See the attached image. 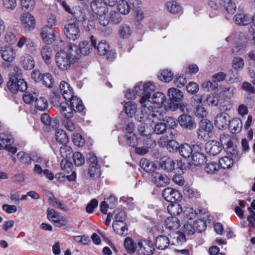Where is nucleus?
Here are the masks:
<instances>
[{
  "label": "nucleus",
  "mask_w": 255,
  "mask_h": 255,
  "mask_svg": "<svg viewBox=\"0 0 255 255\" xmlns=\"http://www.w3.org/2000/svg\"><path fill=\"white\" fill-rule=\"evenodd\" d=\"M196 232L201 233L206 229V223L202 219H198L193 222Z\"/></svg>",
  "instance_id": "obj_60"
},
{
  "label": "nucleus",
  "mask_w": 255,
  "mask_h": 255,
  "mask_svg": "<svg viewBox=\"0 0 255 255\" xmlns=\"http://www.w3.org/2000/svg\"><path fill=\"white\" fill-rule=\"evenodd\" d=\"M219 169V165L216 162H210L207 163L204 167L205 171L208 174H215Z\"/></svg>",
  "instance_id": "obj_49"
},
{
  "label": "nucleus",
  "mask_w": 255,
  "mask_h": 255,
  "mask_svg": "<svg viewBox=\"0 0 255 255\" xmlns=\"http://www.w3.org/2000/svg\"><path fill=\"white\" fill-rule=\"evenodd\" d=\"M190 157L192 164L195 166L201 165L206 160V156L199 152H193Z\"/></svg>",
  "instance_id": "obj_36"
},
{
  "label": "nucleus",
  "mask_w": 255,
  "mask_h": 255,
  "mask_svg": "<svg viewBox=\"0 0 255 255\" xmlns=\"http://www.w3.org/2000/svg\"><path fill=\"white\" fill-rule=\"evenodd\" d=\"M90 41L93 47L97 50V53L100 55H107V59L112 60L116 58V53L110 50L109 45L105 40H101L96 45V39L93 36L90 37Z\"/></svg>",
  "instance_id": "obj_4"
},
{
  "label": "nucleus",
  "mask_w": 255,
  "mask_h": 255,
  "mask_svg": "<svg viewBox=\"0 0 255 255\" xmlns=\"http://www.w3.org/2000/svg\"><path fill=\"white\" fill-rule=\"evenodd\" d=\"M41 55L46 63H50L51 58L53 55L52 48L47 45L42 47L41 49Z\"/></svg>",
  "instance_id": "obj_34"
},
{
  "label": "nucleus",
  "mask_w": 255,
  "mask_h": 255,
  "mask_svg": "<svg viewBox=\"0 0 255 255\" xmlns=\"http://www.w3.org/2000/svg\"><path fill=\"white\" fill-rule=\"evenodd\" d=\"M243 127L242 121L239 118H235L231 120L228 128L233 133L239 132Z\"/></svg>",
  "instance_id": "obj_30"
},
{
  "label": "nucleus",
  "mask_w": 255,
  "mask_h": 255,
  "mask_svg": "<svg viewBox=\"0 0 255 255\" xmlns=\"http://www.w3.org/2000/svg\"><path fill=\"white\" fill-rule=\"evenodd\" d=\"M203 96L196 95L191 99V104L194 108V113L196 117L199 119H205L208 114L207 110L203 107Z\"/></svg>",
  "instance_id": "obj_5"
},
{
  "label": "nucleus",
  "mask_w": 255,
  "mask_h": 255,
  "mask_svg": "<svg viewBox=\"0 0 255 255\" xmlns=\"http://www.w3.org/2000/svg\"><path fill=\"white\" fill-rule=\"evenodd\" d=\"M167 10L172 14H176L181 10V6L176 2L174 1H169L166 3Z\"/></svg>",
  "instance_id": "obj_43"
},
{
  "label": "nucleus",
  "mask_w": 255,
  "mask_h": 255,
  "mask_svg": "<svg viewBox=\"0 0 255 255\" xmlns=\"http://www.w3.org/2000/svg\"><path fill=\"white\" fill-rule=\"evenodd\" d=\"M136 249L139 255H152L154 251L153 244L146 240L139 241L136 246Z\"/></svg>",
  "instance_id": "obj_12"
},
{
  "label": "nucleus",
  "mask_w": 255,
  "mask_h": 255,
  "mask_svg": "<svg viewBox=\"0 0 255 255\" xmlns=\"http://www.w3.org/2000/svg\"><path fill=\"white\" fill-rule=\"evenodd\" d=\"M230 122V116L226 113H221L215 118V125L220 129H225L228 127Z\"/></svg>",
  "instance_id": "obj_15"
},
{
  "label": "nucleus",
  "mask_w": 255,
  "mask_h": 255,
  "mask_svg": "<svg viewBox=\"0 0 255 255\" xmlns=\"http://www.w3.org/2000/svg\"><path fill=\"white\" fill-rule=\"evenodd\" d=\"M50 97L51 104L55 107L59 106L61 109L60 111L64 110L62 106L66 108L68 105V102H66V101L65 102L63 101V100H64V99L63 98V96H61V94L58 92L52 93L50 94Z\"/></svg>",
  "instance_id": "obj_19"
},
{
  "label": "nucleus",
  "mask_w": 255,
  "mask_h": 255,
  "mask_svg": "<svg viewBox=\"0 0 255 255\" xmlns=\"http://www.w3.org/2000/svg\"><path fill=\"white\" fill-rule=\"evenodd\" d=\"M199 213H201L200 210H198V211H197L193 208L190 207L186 208L183 212V214L186 218L191 221L192 219L195 218L197 215Z\"/></svg>",
  "instance_id": "obj_51"
},
{
  "label": "nucleus",
  "mask_w": 255,
  "mask_h": 255,
  "mask_svg": "<svg viewBox=\"0 0 255 255\" xmlns=\"http://www.w3.org/2000/svg\"><path fill=\"white\" fill-rule=\"evenodd\" d=\"M113 215L115 220L114 222H124L126 217L125 212L120 209H116L114 210Z\"/></svg>",
  "instance_id": "obj_63"
},
{
  "label": "nucleus",
  "mask_w": 255,
  "mask_h": 255,
  "mask_svg": "<svg viewBox=\"0 0 255 255\" xmlns=\"http://www.w3.org/2000/svg\"><path fill=\"white\" fill-rule=\"evenodd\" d=\"M72 158L76 166H81L85 163V158L81 152H75L74 153Z\"/></svg>",
  "instance_id": "obj_56"
},
{
  "label": "nucleus",
  "mask_w": 255,
  "mask_h": 255,
  "mask_svg": "<svg viewBox=\"0 0 255 255\" xmlns=\"http://www.w3.org/2000/svg\"><path fill=\"white\" fill-rule=\"evenodd\" d=\"M169 244V240L165 236H158L155 239V245L157 249L164 250L167 248Z\"/></svg>",
  "instance_id": "obj_31"
},
{
  "label": "nucleus",
  "mask_w": 255,
  "mask_h": 255,
  "mask_svg": "<svg viewBox=\"0 0 255 255\" xmlns=\"http://www.w3.org/2000/svg\"><path fill=\"white\" fill-rule=\"evenodd\" d=\"M79 46V47H78V48L79 54L80 55V53H81L84 55H88L91 52L92 47H93L92 42L90 43L87 41H83L80 42Z\"/></svg>",
  "instance_id": "obj_33"
},
{
  "label": "nucleus",
  "mask_w": 255,
  "mask_h": 255,
  "mask_svg": "<svg viewBox=\"0 0 255 255\" xmlns=\"http://www.w3.org/2000/svg\"><path fill=\"white\" fill-rule=\"evenodd\" d=\"M178 121L180 126L184 129L192 130L196 128L197 124L194 118L188 114L181 115Z\"/></svg>",
  "instance_id": "obj_10"
},
{
  "label": "nucleus",
  "mask_w": 255,
  "mask_h": 255,
  "mask_svg": "<svg viewBox=\"0 0 255 255\" xmlns=\"http://www.w3.org/2000/svg\"><path fill=\"white\" fill-rule=\"evenodd\" d=\"M21 21L23 26L26 30H31L35 27V19L33 16L29 13H23L21 16Z\"/></svg>",
  "instance_id": "obj_21"
},
{
  "label": "nucleus",
  "mask_w": 255,
  "mask_h": 255,
  "mask_svg": "<svg viewBox=\"0 0 255 255\" xmlns=\"http://www.w3.org/2000/svg\"><path fill=\"white\" fill-rule=\"evenodd\" d=\"M20 64L26 70H31L34 67L35 62L33 58L29 54H24L20 58Z\"/></svg>",
  "instance_id": "obj_22"
},
{
  "label": "nucleus",
  "mask_w": 255,
  "mask_h": 255,
  "mask_svg": "<svg viewBox=\"0 0 255 255\" xmlns=\"http://www.w3.org/2000/svg\"><path fill=\"white\" fill-rule=\"evenodd\" d=\"M234 163V160L230 156H226L221 158L219 161V165L223 169L230 168Z\"/></svg>",
  "instance_id": "obj_45"
},
{
  "label": "nucleus",
  "mask_w": 255,
  "mask_h": 255,
  "mask_svg": "<svg viewBox=\"0 0 255 255\" xmlns=\"http://www.w3.org/2000/svg\"><path fill=\"white\" fill-rule=\"evenodd\" d=\"M80 57L78 47L74 44L70 43L66 51L61 50L56 53L55 57V64L59 70L66 71Z\"/></svg>",
  "instance_id": "obj_1"
},
{
  "label": "nucleus",
  "mask_w": 255,
  "mask_h": 255,
  "mask_svg": "<svg viewBox=\"0 0 255 255\" xmlns=\"http://www.w3.org/2000/svg\"><path fill=\"white\" fill-rule=\"evenodd\" d=\"M124 246L127 252L129 254H133L135 248L132 240L129 237H127L125 240Z\"/></svg>",
  "instance_id": "obj_59"
},
{
  "label": "nucleus",
  "mask_w": 255,
  "mask_h": 255,
  "mask_svg": "<svg viewBox=\"0 0 255 255\" xmlns=\"http://www.w3.org/2000/svg\"><path fill=\"white\" fill-rule=\"evenodd\" d=\"M143 86L145 94L143 96H142V97L139 100L140 103V100L143 98L144 99V100L150 101V91H154L155 90V86L151 82H147L143 84Z\"/></svg>",
  "instance_id": "obj_37"
},
{
  "label": "nucleus",
  "mask_w": 255,
  "mask_h": 255,
  "mask_svg": "<svg viewBox=\"0 0 255 255\" xmlns=\"http://www.w3.org/2000/svg\"><path fill=\"white\" fill-rule=\"evenodd\" d=\"M213 126L211 121L207 119H202L197 130L198 139L206 140L210 138Z\"/></svg>",
  "instance_id": "obj_7"
},
{
  "label": "nucleus",
  "mask_w": 255,
  "mask_h": 255,
  "mask_svg": "<svg viewBox=\"0 0 255 255\" xmlns=\"http://www.w3.org/2000/svg\"><path fill=\"white\" fill-rule=\"evenodd\" d=\"M162 195L166 201L170 203L177 202L182 199V195L178 190L170 187L165 188Z\"/></svg>",
  "instance_id": "obj_13"
},
{
  "label": "nucleus",
  "mask_w": 255,
  "mask_h": 255,
  "mask_svg": "<svg viewBox=\"0 0 255 255\" xmlns=\"http://www.w3.org/2000/svg\"><path fill=\"white\" fill-rule=\"evenodd\" d=\"M41 122L46 126H51L52 128H56L58 127L59 123L57 120H53L46 114H43L41 116Z\"/></svg>",
  "instance_id": "obj_35"
},
{
  "label": "nucleus",
  "mask_w": 255,
  "mask_h": 255,
  "mask_svg": "<svg viewBox=\"0 0 255 255\" xmlns=\"http://www.w3.org/2000/svg\"><path fill=\"white\" fill-rule=\"evenodd\" d=\"M17 156L19 157V160L22 163L26 165L31 164L32 158L28 153L21 151L17 154Z\"/></svg>",
  "instance_id": "obj_55"
},
{
  "label": "nucleus",
  "mask_w": 255,
  "mask_h": 255,
  "mask_svg": "<svg viewBox=\"0 0 255 255\" xmlns=\"http://www.w3.org/2000/svg\"><path fill=\"white\" fill-rule=\"evenodd\" d=\"M112 226L117 234L124 237L128 235V229L124 222H114Z\"/></svg>",
  "instance_id": "obj_26"
},
{
  "label": "nucleus",
  "mask_w": 255,
  "mask_h": 255,
  "mask_svg": "<svg viewBox=\"0 0 255 255\" xmlns=\"http://www.w3.org/2000/svg\"><path fill=\"white\" fill-rule=\"evenodd\" d=\"M222 146L219 142L212 141L206 144L205 150L210 155L215 156L219 154L222 150Z\"/></svg>",
  "instance_id": "obj_23"
},
{
  "label": "nucleus",
  "mask_w": 255,
  "mask_h": 255,
  "mask_svg": "<svg viewBox=\"0 0 255 255\" xmlns=\"http://www.w3.org/2000/svg\"><path fill=\"white\" fill-rule=\"evenodd\" d=\"M48 202L49 204H50L52 206L55 208H58L62 211H66L67 208L66 206L60 202L58 199H57L56 197L52 196V197H50L48 199Z\"/></svg>",
  "instance_id": "obj_52"
},
{
  "label": "nucleus",
  "mask_w": 255,
  "mask_h": 255,
  "mask_svg": "<svg viewBox=\"0 0 255 255\" xmlns=\"http://www.w3.org/2000/svg\"><path fill=\"white\" fill-rule=\"evenodd\" d=\"M173 73L170 70H163L158 75V79L165 82H169L173 79Z\"/></svg>",
  "instance_id": "obj_48"
},
{
  "label": "nucleus",
  "mask_w": 255,
  "mask_h": 255,
  "mask_svg": "<svg viewBox=\"0 0 255 255\" xmlns=\"http://www.w3.org/2000/svg\"><path fill=\"white\" fill-rule=\"evenodd\" d=\"M66 102H69V104L68 103V105L66 107V110L67 111H69L70 110L69 109H70L72 113L74 111L82 113V114H85L86 110L83 102L77 97L74 96L72 94V97L70 99H68V101H66Z\"/></svg>",
  "instance_id": "obj_9"
},
{
  "label": "nucleus",
  "mask_w": 255,
  "mask_h": 255,
  "mask_svg": "<svg viewBox=\"0 0 255 255\" xmlns=\"http://www.w3.org/2000/svg\"><path fill=\"white\" fill-rule=\"evenodd\" d=\"M180 162L177 161L176 162L171 158L168 156L162 157L160 160V166L163 169L167 171H172L176 168L180 167Z\"/></svg>",
  "instance_id": "obj_17"
},
{
  "label": "nucleus",
  "mask_w": 255,
  "mask_h": 255,
  "mask_svg": "<svg viewBox=\"0 0 255 255\" xmlns=\"http://www.w3.org/2000/svg\"><path fill=\"white\" fill-rule=\"evenodd\" d=\"M220 141L222 147L226 149L232 147L233 145L231 136L228 134H221L220 138Z\"/></svg>",
  "instance_id": "obj_41"
},
{
  "label": "nucleus",
  "mask_w": 255,
  "mask_h": 255,
  "mask_svg": "<svg viewBox=\"0 0 255 255\" xmlns=\"http://www.w3.org/2000/svg\"><path fill=\"white\" fill-rule=\"evenodd\" d=\"M151 180L158 187H164L169 183V178L166 175L156 172L152 173Z\"/></svg>",
  "instance_id": "obj_18"
},
{
  "label": "nucleus",
  "mask_w": 255,
  "mask_h": 255,
  "mask_svg": "<svg viewBox=\"0 0 255 255\" xmlns=\"http://www.w3.org/2000/svg\"><path fill=\"white\" fill-rule=\"evenodd\" d=\"M117 8L120 13L127 14L129 13L130 7L127 1L120 0L118 2Z\"/></svg>",
  "instance_id": "obj_47"
},
{
  "label": "nucleus",
  "mask_w": 255,
  "mask_h": 255,
  "mask_svg": "<svg viewBox=\"0 0 255 255\" xmlns=\"http://www.w3.org/2000/svg\"><path fill=\"white\" fill-rule=\"evenodd\" d=\"M125 113L129 117L132 118L136 111V106L131 101L128 102L124 105Z\"/></svg>",
  "instance_id": "obj_46"
},
{
  "label": "nucleus",
  "mask_w": 255,
  "mask_h": 255,
  "mask_svg": "<svg viewBox=\"0 0 255 255\" xmlns=\"http://www.w3.org/2000/svg\"><path fill=\"white\" fill-rule=\"evenodd\" d=\"M41 81H42L43 84L49 88H52L54 84V80L53 76L49 73H46L43 75Z\"/></svg>",
  "instance_id": "obj_50"
},
{
  "label": "nucleus",
  "mask_w": 255,
  "mask_h": 255,
  "mask_svg": "<svg viewBox=\"0 0 255 255\" xmlns=\"http://www.w3.org/2000/svg\"><path fill=\"white\" fill-rule=\"evenodd\" d=\"M220 5L225 12L229 14H234L236 10V4L231 0H221Z\"/></svg>",
  "instance_id": "obj_28"
},
{
  "label": "nucleus",
  "mask_w": 255,
  "mask_h": 255,
  "mask_svg": "<svg viewBox=\"0 0 255 255\" xmlns=\"http://www.w3.org/2000/svg\"><path fill=\"white\" fill-rule=\"evenodd\" d=\"M41 36L43 41L47 44H51L54 41L55 35L53 29L48 25L42 28Z\"/></svg>",
  "instance_id": "obj_20"
},
{
  "label": "nucleus",
  "mask_w": 255,
  "mask_h": 255,
  "mask_svg": "<svg viewBox=\"0 0 255 255\" xmlns=\"http://www.w3.org/2000/svg\"><path fill=\"white\" fill-rule=\"evenodd\" d=\"M0 140L5 145L14 142L13 136L9 130L0 133Z\"/></svg>",
  "instance_id": "obj_40"
},
{
  "label": "nucleus",
  "mask_w": 255,
  "mask_h": 255,
  "mask_svg": "<svg viewBox=\"0 0 255 255\" xmlns=\"http://www.w3.org/2000/svg\"><path fill=\"white\" fill-rule=\"evenodd\" d=\"M152 106L156 108H162L163 104L166 100L165 95L161 92L155 93L151 97Z\"/></svg>",
  "instance_id": "obj_27"
},
{
  "label": "nucleus",
  "mask_w": 255,
  "mask_h": 255,
  "mask_svg": "<svg viewBox=\"0 0 255 255\" xmlns=\"http://www.w3.org/2000/svg\"><path fill=\"white\" fill-rule=\"evenodd\" d=\"M167 130V126L166 124L162 122L155 123L154 128L155 133L157 134L164 133Z\"/></svg>",
  "instance_id": "obj_64"
},
{
  "label": "nucleus",
  "mask_w": 255,
  "mask_h": 255,
  "mask_svg": "<svg viewBox=\"0 0 255 255\" xmlns=\"http://www.w3.org/2000/svg\"><path fill=\"white\" fill-rule=\"evenodd\" d=\"M90 162L89 166V174L93 179L99 178L101 174V166L98 163L97 157L93 153H90L88 156Z\"/></svg>",
  "instance_id": "obj_8"
},
{
  "label": "nucleus",
  "mask_w": 255,
  "mask_h": 255,
  "mask_svg": "<svg viewBox=\"0 0 255 255\" xmlns=\"http://www.w3.org/2000/svg\"><path fill=\"white\" fill-rule=\"evenodd\" d=\"M34 0H21V6L23 10H31L34 7Z\"/></svg>",
  "instance_id": "obj_61"
},
{
  "label": "nucleus",
  "mask_w": 255,
  "mask_h": 255,
  "mask_svg": "<svg viewBox=\"0 0 255 255\" xmlns=\"http://www.w3.org/2000/svg\"><path fill=\"white\" fill-rule=\"evenodd\" d=\"M0 53L2 59L5 62H12L16 57V52L13 48L9 46L1 47Z\"/></svg>",
  "instance_id": "obj_16"
},
{
  "label": "nucleus",
  "mask_w": 255,
  "mask_h": 255,
  "mask_svg": "<svg viewBox=\"0 0 255 255\" xmlns=\"http://www.w3.org/2000/svg\"><path fill=\"white\" fill-rule=\"evenodd\" d=\"M169 108L172 111H175L177 109H179L183 114L189 112V108L186 103H169Z\"/></svg>",
  "instance_id": "obj_38"
},
{
  "label": "nucleus",
  "mask_w": 255,
  "mask_h": 255,
  "mask_svg": "<svg viewBox=\"0 0 255 255\" xmlns=\"http://www.w3.org/2000/svg\"><path fill=\"white\" fill-rule=\"evenodd\" d=\"M164 225L166 229L173 230L178 229L180 226L179 220L175 216L167 218L165 221Z\"/></svg>",
  "instance_id": "obj_32"
},
{
  "label": "nucleus",
  "mask_w": 255,
  "mask_h": 255,
  "mask_svg": "<svg viewBox=\"0 0 255 255\" xmlns=\"http://www.w3.org/2000/svg\"><path fill=\"white\" fill-rule=\"evenodd\" d=\"M72 138L74 144L78 147H82L85 144V139L79 133H74Z\"/></svg>",
  "instance_id": "obj_62"
},
{
  "label": "nucleus",
  "mask_w": 255,
  "mask_h": 255,
  "mask_svg": "<svg viewBox=\"0 0 255 255\" xmlns=\"http://www.w3.org/2000/svg\"><path fill=\"white\" fill-rule=\"evenodd\" d=\"M62 108H64L63 111H61V113L64 116L62 120V125L66 129L73 131L75 128V125L71 120L73 116V113L72 112L70 109H69L70 110L69 111H67L65 110V107L62 106Z\"/></svg>",
  "instance_id": "obj_14"
},
{
  "label": "nucleus",
  "mask_w": 255,
  "mask_h": 255,
  "mask_svg": "<svg viewBox=\"0 0 255 255\" xmlns=\"http://www.w3.org/2000/svg\"><path fill=\"white\" fill-rule=\"evenodd\" d=\"M92 15L96 18L99 23L103 26H106L109 23L108 16V8L104 5L102 2L94 0L91 3Z\"/></svg>",
  "instance_id": "obj_3"
},
{
  "label": "nucleus",
  "mask_w": 255,
  "mask_h": 255,
  "mask_svg": "<svg viewBox=\"0 0 255 255\" xmlns=\"http://www.w3.org/2000/svg\"><path fill=\"white\" fill-rule=\"evenodd\" d=\"M38 96L36 93H26L23 96V100L26 104L33 105Z\"/></svg>",
  "instance_id": "obj_53"
},
{
  "label": "nucleus",
  "mask_w": 255,
  "mask_h": 255,
  "mask_svg": "<svg viewBox=\"0 0 255 255\" xmlns=\"http://www.w3.org/2000/svg\"><path fill=\"white\" fill-rule=\"evenodd\" d=\"M168 96L170 99V103L180 102L183 98V93L179 89L170 88L168 90Z\"/></svg>",
  "instance_id": "obj_25"
},
{
  "label": "nucleus",
  "mask_w": 255,
  "mask_h": 255,
  "mask_svg": "<svg viewBox=\"0 0 255 255\" xmlns=\"http://www.w3.org/2000/svg\"><path fill=\"white\" fill-rule=\"evenodd\" d=\"M35 109L37 110L43 111L46 110L48 107L47 100L43 97H38L35 101L34 104Z\"/></svg>",
  "instance_id": "obj_42"
},
{
  "label": "nucleus",
  "mask_w": 255,
  "mask_h": 255,
  "mask_svg": "<svg viewBox=\"0 0 255 255\" xmlns=\"http://www.w3.org/2000/svg\"><path fill=\"white\" fill-rule=\"evenodd\" d=\"M234 20L237 24L245 25L250 22L251 17L249 15L239 13L235 15Z\"/></svg>",
  "instance_id": "obj_39"
},
{
  "label": "nucleus",
  "mask_w": 255,
  "mask_h": 255,
  "mask_svg": "<svg viewBox=\"0 0 255 255\" xmlns=\"http://www.w3.org/2000/svg\"><path fill=\"white\" fill-rule=\"evenodd\" d=\"M167 210L171 215L175 217L181 213L182 211L180 205L177 202L170 203L167 206Z\"/></svg>",
  "instance_id": "obj_44"
},
{
  "label": "nucleus",
  "mask_w": 255,
  "mask_h": 255,
  "mask_svg": "<svg viewBox=\"0 0 255 255\" xmlns=\"http://www.w3.org/2000/svg\"><path fill=\"white\" fill-rule=\"evenodd\" d=\"M64 32L66 37L72 40L78 39L80 36L79 25L74 22L65 24Z\"/></svg>",
  "instance_id": "obj_11"
},
{
  "label": "nucleus",
  "mask_w": 255,
  "mask_h": 255,
  "mask_svg": "<svg viewBox=\"0 0 255 255\" xmlns=\"http://www.w3.org/2000/svg\"><path fill=\"white\" fill-rule=\"evenodd\" d=\"M60 153L62 157L64 159H66L69 157L72 152V148L67 145L63 144L60 148L59 150Z\"/></svg>",
  "instance_id": "obj_58"
},
{
  "label": "nucleus",
  "mask_w": 255,
  "mask_h": 255,
  "mask_svg": "<svg viewBox=\"0 0 255 255\" xmlns=\"http://www.w3.org/2000/svg\"><path fill=\"white\" fill-rule=\"evenodd\" d=\"M55 138L56 140L62 145L66 144L69 140L67 134L63 130L57 131L55 134Z\"/></svg>",
  "instance_id": "obj_57"
},
{
  "label": "nucleus",
  "mask_w": 255,
  "mask_h": 255,
  "mask_svg": "<svg viewBox=\"0 0 255 255\" xmlns=\"http://www.w3.org/2000/svg\"><path fill=\"white\" fill-rule=\"evenodd\" d=\"M140 113L135 115V119L137 121H149L155 124L164 120L162 108L152 106V103L150 101L144 100L143 98L140 100Z\"/></svg>",
  "instance_id": "obj_2"
},
{
  "label": "nucleus",
  "mask_w": 255,
  "mask_h": 255,
  "mask_svg": "<svg viewBox=\"0 0 255 255\" xmlns=\"http://www.w3.org/2000/svg\"><path fill=\"white\" fill-rule=\"evenodd\" d=\"M60 94L65 101H68L72 97L73 94V89L70 85L65 81L61 82L59 85Z\"/></svg>",
  "instance_id": "obj_24"
},
{
  "label": "nucleus",
  "mask_w": 255,
  "mask_h": 255,
  "mask_svg": "<svg viewBox=\"0 0 255 255\" xmlns=\"http://www.w3.org/2000/svg\"><path fill=\"white\" fill-rule=\"evenodd\" d=\"M7 87L8 90L13 94L18 91L24 92L27 88L26 82L21 78H18L16 75H11L7 82Z\"/></svg>",
  "instance_id": "obj_6"
},
{
  "label": "nucleus",
  "mask_w": 255,
  "mask_h": 255,
  "mask_svg": "<svg viewBox=\"0 0 255 255\" xmlns=\"http://www.w3.org/2000/svg\"><path fill=\"white\" fill-rule=\"evenodd\" d=\"M193 148H195L194 145L184 143L178 147V150L182 156L184 158H190L193 153Z\"/></svg>",
  "instance_id": "obj_29"
},
{
  "label": "nucleus",
  "mask_w": 255,
  "mask_h": 255,
  "mask_svg": "<svg viewBox=\"0 0 255 255\" xmlns=\"http://www.w3.org/2000/svg\"><path fill=\"white\" fill-rule=\"evenodd\" d=\"M140 166L147 172L154 171V164L146 159H141L140 160Z\"/></svg>",
  "instance_id": "obj_54"
}]
</instances>
